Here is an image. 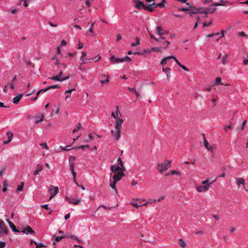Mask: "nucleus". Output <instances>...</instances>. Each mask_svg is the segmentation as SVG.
<instances>
[{
	"instance_id": "obj_1",
	"label": "nucleus",
	"mask_w": 248,
	"mask_h": 248,
	"mask_svg": "<svg viewBox=\"0 0 248 248\" xmlns=\"http://www.w3.org/2000/svg\"><path fill=\"white\" fill-rule=\"evenodd\" d=\"M220 3L218 2H215L214 3L212 4H211L208 7L206 8V9H204L203 8V14H204L206 15L205 16L207 17V14H213L214 12H215L217 10V8L215 7L216 6H225V4H224V3H227L230 4H231V3L230 2L224 0H220Z\"/></svg>"
},
{
	"instance_id": "obj_2",
	"label": "nucleus",
	"mask_w": 248,
	"mask_h": 248,
	"mask_svg": "<svg viewBox=\"0 0 248 248\" xmlns=\"http://www.w3.org/2000/svg\"><path fill=\"white\" fill-rule=\"evenodd\" d=\"M165 161L167 162V164L161 163L158 164L157 165V169L160 173H163L166 171L168 170V168L171 166V161L166 160Z\"/></svg>"
},
{
	"instance_id": "obj_3",
	"label": "nucleus",
	"mask_w": 248,
	"mask_h": 248,
	"mask_svg": "<svg viewBox=\"0 0 248 248\" xmlns=\"http://www.w3.org/2000/svg\"><path fill=\"white\" fill-rule=\"evenodd\" d=\"M111 62H124L125 61H131L132 60L130 57L125 56L121 58H115L114 56L110 57Z\"/></svg>"
},
{
	"instance_id": "obj_4",
	"label": "nucleus",
	"mask_w": 248,
	"mask_h": 248,
	"mask_svg": "<svg viewBox=\"0 0 248 248\" xmlns=\"http://www.w3.org/2000/svg\"><path fill=\"white\" fill-rule=\"evenodd\" d=\"M49 191L50 193L49 200L52 199L59 192V188L57 186L55 187L51 185L49 188Z\"/></svg>"
},
{
	"instance_id": "obj_5",
	"label": "nucleus",
	"mask_w": 248,
	"mask_h": 248,
	"mask_svg": "<svg viewBox=\"0 0 248 248\" xmlns=\"http://www.w3.org/2000/svg\"><path fill=\"white\" fill-rule=\"evenodd\" d=\"M8 229L6 227L4 222L0 219V236L7 233Z\"/></svg>"
},
{
	"instance_id": "obj_6",
	"label": "nucleus",
	"mask_w": 248,
	"mask_h": 248,
	"mask_svg": "<svg viewBox=\"0 0 248 248\" xmlns=\"http://www.w3.org/2000/svg\"><path fill=\"white\" fill-rule=\"evenodd\" d=\"M124 171H118L114 174L113 176V180H114L115 182H118L121 179L122 177L124 176Z\"/></svg>"
},
{
	"instance_id": "obj_7",
	"label": "nucleus",
	"mask_w": 248,
	"mask_h": 248,
	"mask_svg": "<svg viewBox=\"0 0 248 248\" xmlns=\"http://www.w3.org/2000/svg\"><path fill=\"white\" fill-rule=\"evenodd\" d=\"M143 201H145V200L139 199H133L131 204L135 207L139 208L141 206V202Z\"/></svg>"
},
{
	"instance_id": "obj_8",
	"label": "nucleus",
	"mask_w": 248,
	"mask_h": 248,
	"mask_svg": "<svg viewBox=\"0 0 248 248\" xmlns=\"http://www.w3.org/2000/svg\"><path fill=\"white\" fill-rule=\"evenodd\" d=\"M135 7L139 10L143 9L145 10H147V5L145 4L143 1L139 0L137 1Z\"/></svg>"
},
{
	"instance_id": "obj_9",
	"label": "nucleus",
	"mask_w": 248,
	"mask_h": 248,
	"mask_svg": "<svg viewBox=\"0 0 248 248\" xmlns=\"http://www.w3.org/2000/svg\"><path fill=\"white\" fill-rule=\"evenodd\" d=\"M179 62L178 60L173 56H170L162 59L160 62Z\"/></svg>"
},
{
	"instance_id": "obj_10",
	"label": "nucleus",
	"mask_w": 248,
	"mask_h": 248,
	"mask_svg": "<svg viewBox=\"0 0 248 248\" xmlns=\"http://www.w3.org/2000/svg\"><path fill=\"white\" fill-rule=\"evenodd\" d=\"M210 184H207L203 186H199L196 187V189L199 192L206 191L209 188Z\"/></svg>"
},
{
	"instance_id": "obj_11",
	"label": "nucleus",
	"mask_w": 248,
	"mask_h": 248,
	"mask_svg": "<svg viewBox=\"0 0 248 248\" xmlns=\"http://www.w3.org/2000/svg\"><path fill=\"white\" fill-rule=\"evenodd\" d=\"M193 9L190 11V16H192L193 14H203V7H200L198 8H192Z\"/></svg>"
},
{
	"instance_id": "obj_12",
	"label": "nucleus",
	"mask_w": 248,
	"mask_h": 248,
	"mask_svg": "<svg viewBox=\"0 0 248 248\" xmlns=\"http://www.w3.org/2000/svg\"><path fill=\"white\" fill-rule=\"evenodd\" d=\"M65 200L68 202L69 203H73L75 205L78 204L81 201L80 199L78 200L72 199L67 196L65 197Z\"/></svg>"
},
{
	"instance_id": "obj_13",
	"label": "nucleus",
	"mask_w": 248,
	"mask_h": 248,
	"mask_svg": "<svg viewBox=\"0 0 248 248\" xmlns=\"http://www.w3.org/2000/svg\"><path fill=\"white\" fill-rule=\"evenodd\" d=\"M155 33L161 36L164 34L168 33V31H164L161 26H158L155 31Z\"/></svg>"
},
{
	"instance_id": "obj_14",
	"label": "nucleus",
	"mask_w": 248,
	"mask_h": 248,
	"mask_svg": "<svg viewBox=\"0 0 248 248\" xmlns=\"http://www.w3.org/2000/svg\"><path fill=\"white\" fill-rule=\"evenodd\" d=\"M59 88H60V86L59 85H52V86L47 87L46 88L42 89L40 90V92L41 93H44L50 89H58Z\"/></svg>"
},
{
	"instance_id": "obj_15",
	"label": "nucleus",
	"mask_w": 248,
	"mask_h": 248,
	"mask_svg": "<svg viewBox=\"0 0 248 248\" xmlns=\"http://www.w3.org/2000/svg\"><path fill=\"white\" fill-rule=\"evenodd\" d=\"M203 139L204 140V144L205 147L209 151H212L213 150L212 147L209 145L208 141L206 140V138L204 134H202Z\"/></svg>"
},
{
	"instance_id": "obj_16",
	"label": "nucleus",
	"mask_w": 248,
	"mask_h": 248,
	"mask_svg": "<svg viewBox=\"0 0 248 248\" xmlns=\"http://www.w3.org/2000/svg\"><path fill=\"white\" fill-rule=\"evenodd\" d=\"M21 232L23 233H25L27 234L28 233H35V232L30 226L26 227L21 231Z\"/></svg>"
},
{
	"instance_id": "obj_17",
	"label": "nucleus",
	"mask_w": 248,
	"mask_h": 248,
	"mask_svg": "<svg viewBox=\"0 0 248 248\" xmlns=\"http://www.w3.org/2000/svg\"><path fill=\"white\" fill-rule=\"evenodd\" d=\"M157 7H158L157 4L153 2L151 4L147 5V10L149 11L150 12H153L154 11L155 8Z\"/></svg>"
},
{
	"instance_id": "obj_18",
	"label": "nucleus",
	"mask_w": 248,
	"mask_h": 248,
	"mask_svg": "<svg viewBox=\"0 0 248 248\" xmlns=\"http://www.w3.org/2000/svg\"><path fill=\"white\" fill-rule=\"evenodd\" d=\"M121 170L124 171V170L122 168L119 166L115 167L114 165L111 166V171L113 172H114V173Z\"/></svg>"
},
{
	"instance_id": "obj_19",
	"label": "nucleus",
	"mask_w": 248,
	"mask_h": 248,
	"mask_svg": "<svg viewBox=\"0 0 248 248\" xmlns=\"http://www.w3.org/2000/svg\"><path fill=\"white\" fill-rule=\"evenodd\" d=\"M69 77H67V78H60L58 75H56L55 76H53L52 78H50V79L53 80H56L59 81H64L68 78H69Z\"/></svg>"
},
{
	"instance_id": "obj_20",
	"label": "nucleus",
	"mask_w": 248,
	"mask_h": 248,
	"mask_svg": "<svg viewBox=\"0 0 248 248\" xmlns=\"http://www.w3.org/2000/svg\"><path fill=\"white\" fill-rule=\"evenodd\" d=\"M43 167L42 165L39 164L37 165L36 169L33 172V174L34 175H37L39 173V172L43 170Z\"/></svg>"
},
{
	"instance_id": "obj_21",
	"label": "nucleus",
	"mask_w": 248,
	"mask_h": 248,
	"mask_svg": "<svg viewBox=\"0 0 248 248\" xmlns=\"http://www.w3.org/2000/svg\"><path fill=\"white\" fill-rule=\"evenodd\" d=\"M111 133L113 135V137L115 138L116 140H119L120 137H121V132L116 131L115 132L111 130Z\"/></svg>"
},
{
	"instance_id": "obj_22",
	"label": "nucleus",
	"mask_w": 248,
	"mask_h": 248,
	"mask_svg": "<svg viewBox=\"0 0 248 248\" xmlns=\"http://www.w3.org/2000/svg\"><path fill=\"white\" fill-rule=\"evenodd\" d=\"M7 136H8V140L7 141H4V144H8L11 141L12 139H13V134L11 132H8L7 133Z\"/></svg>"
},
{
	"instance_id": "obj_23",
	"label": "nucleus",
	"mask_w": 248,
	"mask_h": 248,
	"mask_svg": "<svg viewBox=\"0 0 248 248\" xmlns=\"http://www.w3.org/2000/svg\"><path fill=\"white\" fill-rule=\"evenodd\" d=\"M22 96V94H20L17 95L16 97L13 99V102L15 104H17Z\"/></svg>"
},
{
	"instance_id": "obj_24",
	"label": "nucleus",
	"mask_w": 248,
	"mask_h": 248,
	"mask_svg": "<svg viewBox=\"0 0 248 248\" xmlns=\"http://www.w3.org/2000/svg\"><path fill=\"white\" fill-rule=\"evenodd\" d=\"M236 183L237 185H240L241 184L243 185V186L245 185V182L243 178H237L236 179Z\"/></svg>"
},
{
	"instance_id": "obj_25",
	"label": "nucleus",
	"mask_w": 248,
	"mask_h": 248,
	"mask_svg": "<svg viewBox=\"0 0 248 248\" xmlns=\"http://www.w3.org/2000/svg\"><path fill=\"white\" fill-rule=\"evenodd\" d=\"M65 238H71L73 240H76L78 241V242L79 243H80L81 242V240H80L78 237H77V236H74V235H67L66 236H65Z\"/></svg>"
},
{
	"instance_id": "obj_26",
	"label": "nucleus",
	"mask_w": 248,
	"mask_h": 248,
	"mask_svg": "<svg viewBox=\"0 0 248 248\" xmlns=\"http://www.w3.org/2000/svg\"><path fill=\"white\" fill-rule=\"evenodd\" d=\"M9 226L14 232H19V231L16 229V226L12 222H9Z\"/></svg>"
},
{
	"instance_id": "obj_27",
	"label": "nucleus",
	"mask_w": 248,
	"mask_h": 248,
	"mask_svg": "<svg viewBox=\"0 0 248 248\" xmlns=\"http://www.w3.org/2000/svg\"><path fill=\"white\" fill-rule=\"evenodd\" d=\"M117 182H115L114 180H113V183L110 184V186L111 187L112 189L115 190L116 193H117V190L116 187V184Z\"/></svg>"
},
{
	"instance_id": "obj_28",
	"label": "nucleus",
	"mask_w": 248,
	"mask_h": 248,
	"mask_svg": "<svg viewBox=\"0 0 248 248\" xmlns=\"http://www.w3.org/2000/svg\"><path fill=\"white\" fill-rule=\"evenodd\" d=\"M222 85V83L221 82V79L219 77H217L216 79V83L213 85Z\"/></svg>"
},
{
	"instance_id": "obj_29",
	"label": "nucleus",
	"mask_w": 248,
	"mask_h": 248,
	"mask_svg": "<svg viewBox=\"0 0 248 248\" xmlns=\"http://www.w3.org/2000/svg\"><path fill=\"white\" fill-rule=\"evenodd\" d=\"M160 50H161V48L160 47H155V48H152L151 50H145V52H146L147 53H150L152 51H155L159 52Z\"/></svg>"
},
{
	"instance_id": "obj_30",
	"label": "nucleus",
	"mask_w": 248,
	"mask_h": 248,
	"mask_svg": "<svg viewBox=\"0 0 248 248\" xmlns=\"http://www.w3.org/2000/svg\"><path fill=\"white\" fill-rule=\"evenodd\" d=\"M95 23V22H93L91 25L90 29L88 30L89 32L90 33L91 35H93V29L94 27V24Z\"/></svg>"
},
{
	"instance_id": "obj_31",
	"label": "nucleus",
	"mask_w": 248,
	"mask_h": 248,
	"mask_svg": "<svg viewBox=\"0 0 248 248\" xmlns=\"http://www.w3.org/2000/svg\"><path fill=\"white\" fill-rule=\"evenodd\" d=\"M178 243L179 245L182 248H185L186 246V243L183 239H179Z\"/></svg>"
},
{
	"instance_id": "obj_32",
	"label": "nucleus",
	"mask_w": 248,
	"mask_h": 248,
	"mask_svg": "<svg viewBox=\"0 0 248 248\" xmlns=\"http://www.w3.org/2000/svg\"><path fill=\"white\" fill-rule=\"evenodd\" d=\"M82 128V125L80 123H78L77 128L74 129L73 131V133H75Z\"/></svg>"
},
{
	"instance_id": "obj_33",
	"label": "nucleus",
	"mask_w": 248,
	"mask_h": 248,
	"mask_svg": "<svg viewBox=\"0 0 248 248\" xmlns=\"http://www.w3.org/2000/svg\"><path fill=\"white\" fill-rule=\"evenodd\" d=\"M140 44V39L138 37L136 38V43L131 44V46H135Z\"/></svg>"
},
{
	"instance_id": "obj_34",
	"label": "nucleus",
	"mask_w": 248,
	"mask_h": 248,
	"mask_svg": "<svg viewBox=\"0 0 248 248\" xmlns=\"http://www.w3.org/2000/svg\"><path fill=\"white\" fill-rule=\"evenodd\" d=\"M3 187L2 191L3 192H5L7 190V188L8 186V185L7 182L6 181H4L3 182Z\"/></svg>"
},
{
	"instance_id": "obj_35",
	"label": "nucleus",
	"mask_w": 248,
	"mask_h": 248,
	"mask_svg": "<svg viewBox=\"0 0 248 248\" xmlns=\"http://www.w3.org/2000/svg\"><path fill=\"white\" fill-rule=\"evenodd\" d=\"M74 163L73 162H70V164H69L70 166V170L71 172H74Z\"/></svg>"
},
{
	"instance_id": "obj_36",
	"label": "nucleus",
	"mask_w": 248,
	"mask_h": 248,
	"mask_svg": "<svg viewBox=\"0 0 248 248\" xmlns=\"http://www.w3.org/2000/svg\"><path fill=\"white\" fill-rule=\"evenodd\" d=\"M166 3V1L165 0H162L161 2L157 4L158 7L161 8H164L165 7V3Z\"/></svg>"
},
{
	"instance_id": "obj_37",
	"label": "nucleus",
	"mask_w": 248,
	"mask_h": 248,
	"mask_svg": "<svg viewBox=\"0 0 248 248\" xmlns=\"http://www.w3.org/2000/svg\"><path fill=\"white\" fill-rule=\"evenodd\" d=\"M24 183L23 182H22L21 183V185H18L17 188V191H22L23 190V186H24Z\"/></svg>"
},
{
	"instance_id": "obj_38",
	"label": "nucleus",
	"mask_w": 248,
	"mask_h": 248,
	"mask_svg": "<svg viewBox=\"0 0 248 248\" xmlns=\"http://www.w3.org/2000/svg\"><path fill=\"white\" fill-rule=\"evenodd\" d=\"M85 148H89V146L88 145H81L79 147H76V148H73V149H82L83 150H84ZM72 149H73V148H72Z\"/></svg>"
},
{
	"instance_id": "obj_39",
	"label": "nucleus",
	"mask_w": 248,
	"mask_h": 248,
	"mask_svg": "<svg viewBox=\"0 0 248 248\" xmlns=\"http://www.w3.org/2000/svg\"><path fill=\"white\" fill-rule=\"evenodd\" d=\"M124 123V120L122 118H118V120H116V124L120 125L122 126V124Z\"/></svg>"
},
{
	"instance_id": "obj_40",
	"label": "nucleus",
	"mask_w": 248,
	"mask_h": 248,
	"mask_svg": "<svg viewBox=\"0 0 248 248\" xmlns=\"http://www.w3.org/2000/svg\"><path fill=\"white\" fill-rule=\"evenodd\" d=\"M82 55L80 58V60L82 61H84L85 60H90L91 59H84V57L86 56V53L85 52H82Z\"/></svg>"
},
{
	"instance_id": "obj_41",
	"label": "nucleus",
	"mask_w": 248,
	"mask_h": 248,
	"mask_svg": "<svg viewBox=\"0 0 248 248\" xmlns=\"http://www.w3.org/2000/svg\"><path fill=\"white\" fill-rule=\"evenodd\" d=\"M121 125H119V124H116L115 129L116 131L121 132Z\"/></svg>"
},
{
	"instance_id": "obj_42",
	"label": "nucleus",
	"mask_w": 248,
	"mask_h": 248,
	"mask_svg": "<svg viewBox=\"0 0 248 248\" xmlns=\"http://www.w3.org/2000/svg\"><path fill=\"white\" fill-rule=\"evenodd\" d=\"M55 241L56 242H59L62 240V238H65V236H55Z\"/></svg>"
},
{
	"instance_id": "obj_43",
	"label": "nucleus",
	"mask_w": 248,
	"mask_h": 248,
	"mask_svg": "<svg viewBox=\"0 0 248 248\" xmlns=\"http://www.w3.org/2000/svg\"><path fill=\"white\" fill-rule=\"evenodd\" d=\"M40 145L43 148H45V149H46L47 150L48 149V146H47V144L45 142V143H41L40 144Z\"/></svg>"
},
{
	"instance_id": "obj_44",
	"label": "nucleus",
	"mask_w": 248,
	"mask_h": 248,
	"mask_svg": "<svg viewBox=\"0 0 248 248\" xmlns=\"http://www.w3.org/2000/svg\"><path fill=\"white\" fill-rule=\"evenodd\" d=\"M118 162L119 164L122 167L121 168H122L124 170V168L123 166V161H122L121 158H120V157L118 158Z\"/></svg>"
},
{
	"instance_id": "obj_45",
	"label": "nucleus",
	"mask_w": 248,
	"mask_h": 248,
	"mask_svg": "<svg viewBox=\"0 0 248 248\" xmlns=\"http://www.w3.org/2000/svg\"><path fill=\"white\" fill-rule=\"evenodd\" d=\"M43 120V115H42L41 117H37V119L35 121V123L37 124V123H38L40 122H42Z\"/></svg>"
},
{
	"instance_id": "obj_46",
	"label": "nucleus",
	"mask_w": 248,
	"mask_h": 248,
	"mask_svg": "<svg viewBox=\"0 0 248 248\" xmlns=\"http://www.w3.org/2000/svg\"><path fill=\"white\" fill-rule=\"evenodd\" d=\"M218 34H219V32H217V33H211V34H209L207 35L206 36V37L207 38L212 37H213V36H214L217 35H218Z\"/></svg>"
},
{
	"instance_id": "obj_47",
	"label": "nucleus",
	"mask_w": 248,
	"mask_h": 248,
	"mask_svg": "<svg viewBox=\"0 0 248 248\" xmlns=\"http://www.w3.org/2000/svg\"><path fill=\"white\" fill-rule=\"evenodd\" d=\"M5 170H6V167H4L3 168H2L1 170L0 171V175L1 176H2L5 172Z\"/></svg>"
},
{
	"instance_id": "obj_48",
	"label": "nucleus",
	"mask_w": 248,
	"mask_h": 248,
	"mask_svg": "<svg viewBox=\"0 0 248 248\" xmlns=\"http://www.w3.org/2000/svg\"><path fill=\"white\" fill-rule=\"evenodd\" d=\"M71 145H68V146H67L66 147H63V146H60V148L63 150V151H69L70 150V149H68V147H71Z\"/></svg>"
},
{
	"instance_id": "obj_49",
	"label": "nucleus",
	"mask_w": 248,
	"mask_h": 248,
	"mask_svg": "<svg viewBox=\"0 0 248 248\" xmlns=\"http://www.w3.org/2000/svg\"><path fill=\"white\" fill-rule=\"evenodd\" d=\"M162 69H163V71L166 73V74H168V73H170V68H164L163 67L162 68Z\"/></svg>"
},
{
	"instance_id": "obj_50",
	"label": "nucleus",
	"mask_w": 248,
	"mask_h": 248,
	"mask_svg": "<svg viewBox=\"0 0 248 248\" xmlns=\"http://www.w3.org/2000/svg\"><path fill=\"white\" fill-rule=\"evenodd\" d=\"M246 123H247V121H246V120L244 121L242 123V124H241V126H240V129L241 130H243V129H244V126H245V124H246Z\"/></svg>"
},
{
	"instance_id": "obj_51",
	"label": "nucleus",
	"mask_w": 248,
	"mask_h": 248,
	"mask_svg": "<svg viewBox=\"0 0 248 248\" xmlns=\"http://www.w3.org/2000/svg\"><path fill=\"white\" fill-rule=\"evenodd\" d=\"M76 89L75 88L72 89V90H66L65 92V93L66 94V93H69V96L71 95V93L74 91H75Z\"/></svg>"
},
{
	"instance_id": "obj_52",
	"label": "nucleus",
	"mask_w": 248,
	"mask_h": 248,
	"mask_svg": "<svg viewBox=\"0 0 248 248\" xmlns=\"http://www.w3.org/2000/svg\"><path fill=\"white\" fill-rule=\"evenodd\" d=\"M178 9L179 11H182L183 12H187V11H190L189 9L186 8H178Z\"/></svg>"
},
{
	"instance_id": "obj_53",
	"label": "nucleus",
	"mask_w": 248,
	"mask_h": 248,
	"mask_svg": "<svg viewBox=\"0 0 248 248\" xmlns=\"http://www.w3.org/2000/svg\"><path fill=\"white\" fill-rule=\"evenodd\" d=\"M108 82H109V79H108V76L107 77V78L106 80H100V83L101 84H105V83H107Z\"/></svg>"
},
{
	"instance_id": "obj_54",
	"label": "nucleus",
	"mask_w": 248,
	"mask_h": 248,
	"mask_svg": "<svg viewBox=\"0 0 248 248\" xmlns=\"http://www.w3.org/2000/svg\"><path fill=\"white\" fill-rule=\"evenodd\" d=\"M178 64V65L181 67H182L184 70L186 71H188V69L184 65H183L181 64V63H177Z\"/></svg>"
},
{
	"instance_id": "obj_55",
	"label": "nucleus",
	"mask_w": 248,
	"mask_h": 248,
	"mask_svg": "<svg viewBox=\"0 0 248 248\" xmlns=\"http://www.w3.org/2000/svg\"><path fill=\"white\" fill-rule=\"evenodd\" d=\"M36 248H43V247H45V246L42 244H38L37 243V244H36Z\"/></svg>"
},
{
	"instance_id": "obj_56",
	"label": "nucleus",
	"mask_w": 248,
	"mask_h": 248,
	"mask_svg": "<svg viewBox=\"0 0 248 248\" xmlns=\"http://www.w3.org/2000/svg\"><path fill=\"white\" fill-rule=\"evenodd\" d=\"M170 174L171 175H174V174H179V172L175 170H172Z\"/></svg>"
},
{
	"instance_id": "obj_57",
	"label": "nucleus",
	"mask_w": 248,
	"mask_h": 248,
	"mask_svg": "<svg viewBox=\"0 0 248 248\" xmlns=\"http://www.w3.org/2000/svg\"><path fill=\"white\" fill-rule=\"evenodd\" d=\"M150 37L151 39H154L156 41H159V40H158L157 38H156L152 34L149 33Z\"/></svg>"
},
{
	"instance_id": "obj_58",
	"label": "nucleus",
	"mask_w": 248,
	"mask_h": 248,
	"mask_svg": "<svg viewBox=\"0 0 248 248\" xmlns=\"http://www.w3.org/2000/svg\"><path fill=\"white\" fill-rule=\"evenodd\" d=\"M232 128V126L231 125H227V126H225L224 127V129L225 131H227L228 129H231Z\"/></svg>"
},
{
	"instance_id": "obj_59",
	"label": "nucleus",
	"mask_w": 248,
	"mask_h": 248,
	"mask_svg": "<svg viewBox=\"0 0 248 248\" xmlns=\"http://www.w3.org/2000/svg\"><path fill=\"white\" fill-rule=\"evenodd\" d=\"M10 85V83H8L6 85H5V87H4V88L3 89V91L5 93H6L7 92V88L9 87Z\"/></svg>"
},
{
	"instance_id": "obj_60",
	"label": "nucleus",
	"mask_w": 248,
	"mask_h": 248,
	"mask_svg": "<svg viewBox=\"0 0 248 248\" xmlns=\"http://www.w3.org/2000/svg\"><path fill=\"white\" fill-rule=\"evenodd\" d=\"M212 23H213V22L211 20L209 23H205V22L203 23V25L204 27H206V26H208L209 25H211L212 24Z\"/></svg>"
},
{
	"instance_id": "obj_61",
	"label": "nucleus",
	"mask_w": 248,
	"mask_h": 248,
	"mask_svg": "<svg viewBox=\"0 0 248 248\" xmlns=\"http://www.w3.org/2000/svg\"><path fill=\"white\" fill-rule=\"evenodd\" d=\"M41 207L42 208L45 209L46 210H49V209L47 204L42 205H41Z\"/></svg>"
},
{
	"instance_id": "obj_62",
	"label": "nucleus",
	"mask_w": 248,
	"mask_h": 248,
	"mask_svg": "<svg viewBox=\"0 0 248 248\" xmlns=\"http://www.w3.org/2000/svg\"><path fill=\"white\" fill-rule=\"evenodd\" d=\"M6 245L5 243L3 242H0V248H3Z\"/></svg>"
},
{
	"instance_id": "obj_63",
	"label": "nucleus",
	"mask_w": 248,
	"mask_h": 248,
	"mask_svg": "<svg viewBox=\"0 0 248 248\" xmlns=\"http://www.w3.org/2000/svg\"><path fill=\"white\" fill-rule=\"evenodd\" d=\"M228 57V55L227 54H226L223 57L222 59V62H225L227 61V59Z\"/></svg>"
},
{
	"instance_id": "obj_64",
	"label": "nucleus",
	"mask_w": 248,
	"mask_h": 248,
	"mask_svg": "<svg viewBox=\"0 0 248 248\" xmlns=\"http://www.w3.org/2000/svg\"><path fill=\"white\" fill-rule=\"evenodd\" d=\"M238 35L241 36H247V35L245 34V33L243 31L239 32L238 33Z\"/></svg>"
}]
</instances>
